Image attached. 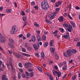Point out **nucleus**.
<instances>
[{"label":"nucleus","mask_w":80,"mask_h":80,"mask_svg":"<svg viewBox=\"0 0 80 80\" xmlns=\"http://www.w3.org/2000/svg\"><path fill=\"white\" fill-rule=\"evenodd\" d=\"M41 8L42 10H46L49 8L48 2L47 1H43L41 3Z\"/></svg>","instance_id":"nucleus-1"},{"label":"nucleus","mask_w":80,"mask_h":80,"mask_svg":"<svg viewBox=\"0 0 80 80\" xmlns=\"http://www.w3.org/2000/svg\"><path fill=\"white\" fill-rule=\"evenodd\" d=\"M18 30V28L15 26H14L12 27L11 30L10 32L11 34H14L15 33H16Z\"/></svg>","instance_id":"nucleus-2"},{"label":"nucleus","mask_w":80,"mask_h":80,"mask_svg":"<svg viewBox=\"0 0 80 80\" xmlns=\"http://www.w3.org/2000/svg\"><path fill=\"white\" fill-rule=\"evenodd\" d=\"M64 55L66 57H70L72 55V53L71 52V50H68L66 52L64 53Z\"/></svg>","instance_id":"nucleus-3"},{"label":"nucleus","mask_w":80,"mask_h":80,"mask_svg":"<svg viewBox=\"0 0 80 80\" xmlns=\"http://www.w3.org/2000/svg\"><path fill=\"white\" fill-rule=\"evenodd\" d=\"M32 46L35 50H38L39 49V48H40V45L39 44L36 45L35 44H33L32 45Z\"/></svg>","instance_id":"nucleus-4"},{"label":"nucleus","mask_w":80,"mask_h":80,"mask_svg":"<svg viewBox=\"0 0 80 80\" xmlns=\"http://www.w3.org/2000/svg\"><path fill=\"white\" fill-rule=\"evenodd\" d=\"M49 15L50 17L49 18L50 20H52V19H53L54 17L56 16V15H55V13H53V12L50 14Z\"/></svg>","instance_id":"nucleus-5"},{"label":"nucleus","mask_w":80,"mask_h":80,"mask_svg":"<svg viewBox=\"0 0 80 80\" xmlns=\"http://www.w3.org/2000/svg\"><path fill=\"white\" fill-rule=\"evenodd\" d=\"M13 55L16 56V57L18 58H20V57H22V55L17 54V53L15 52H13Z\"/></svg>","instance_id":"nucleus-6"},{"label":"nucleus","mask_w":80,"mask_h":80,"mask_svg":"<svg viewBox=\"0 0 80 80\" xmlns=\"http://www.w3.org/2000/svg\"><path fill=\"white\" fill-rule=\"evenodd\" d=\"M54 72L55 73L57 74V76H58V77H60L61 76V75L62 74V72H61L55 71Z\"/></svg>","instance_id":"nucleus-7"},{"label":"nucleus","mask_w":80,"mask_h":80,"mask_svg":"<svg viewBox=\"0 0 80 80\" xmlns=\"http://www.w3.org/2000/svg\"><path fill=\"white\" fill-rule=\"evenodd\" d=\"M58 20L60 22H62L63 20V17L62 16H61L60 18H58Z\"/></svg>","instance_id":"nucleus-8"},{"label":"nucleus","mask_w":80,"mask_h":80,"mask_svg":"<svg viewBox=\"0 0 80 80\" xmlns=\"http://www.w3.org/2000/svg\"><path fill=\"white\" fill-rule=\"evenodd\" d=\"M1 42L2 43H4L5 42L6 39L4 37H2L1 39Z\"/></svg>","instance_id":"nucleus-9"},{"label":"nucleus","mask_w":80,"mask_h":80,"mask_svg":"<svg viewBox=\"0 0 80 80\" xmlns=\"http://www.w3.org/2000/svg\"><path fill=\"white\" fill-rule=\"evenodd\" d=\"M8 46L9 47H10L11 48H14V45H13V44H12L11 43H9L8 44Z\"/></svg>","instance_id":"nucleus-10"},{"label":"nucleus","mask_w":80,"mask_h":80,"mask_svg":"<svg viewBox=\"0 0 80 80\" xmlns=\"http://www.w3.org/2000/svg\"><path fill=\"white\" fill-rule=\"evenodd\" d=\"M2 80H8V78H7L6 76L3 75L2 77Z\"/></svg>","instance_id":"nucleus-11"},{"label":"nucleus","mask_w":80,"mask_h":80,"mask_svg":"<svg viewBox=\"0 0 80 80\" xmlns=\"http://www.w3.org/2000/svg\"><path fill=\"white\" fill-rule=\"evenodd\" d=\"M9 64L10 65H12V58H9Z\"/></svg>","instance_id":"nucleus-12"},{"label":"nucleus","mask_w":80,"mask_h":80,"mask_svg":"<svg viewBox=\"0 0 80 80\" xmlns=\"http://www.w3.org/2000/svg\"><path fill=\"white\" fill-rule=\"evenodd\" d=\"M60 10V8H58L56 9V11L55 12H53V13H54L55 14H57L58 12H59Z\"/></svg>","instance_id":"nucleus-13"},{"label":"nucleus","mask_w":80,"mask_h":80,"mask_svg":"<svg viewBox=\"0 0 80 80\" xmlns=\"http://www.w3.org/2000/svg\"><path fill=\"white\" fill-rule=\"evenodd\" d=\"M72 27L71 26L69 28H67L66 30L68 31V32H72Z\"/></svg>","instance_id":"nucleus-14"},{"label":"nucleus","mask_w":80,"mask_h":80,"mask_svg":"<svg viewBox=\"0 0 80 80\" xmlns=\"http://www.w3.org/2000/svg\"><path fill=\"white\" fill-rule=\"evenodd\" d=\"M31 40L32 42H35L36 40V38H35V36H33L32 37V40Z\"/></svg>","instance_id":"nucleus-15"},{"label":"nucleus","mask_w":80,"mask_h":80,"mask_svg":"<svg viewBox=\"0 0 80 80\" xmlns=\"http://www.w3.org/2000/svg\"><path fill=\"white\" fill-rule=\"evenodd\" d=\"M69 35H65L62 36V37L64 38H65L66 39H67L68 38H69L70 37H69Z\"/></svg>","instance_id":"nucleus-16"},{"label":"nucleus","mask_w":80,"mask_h":80,"mask_svg":"<svg viewBox=\"0 0 80 80\" xmlns=\"http://www.w3.org/2000/svg\"><path fill=\"white\" fill-rule=\"evenodd\" d=\"M71 52H72V53H77V51L75 49H72Z\"/></svg>","instance_id":"nucleus-17"},{"label":"nucleus","mask_w":80,"mask_h":80,"mask_svg":"<svg viewBox=\"0 0 80 80\" xmlns=\"http://www.w3.org/2000/svg\"><path fill=\"white\" fill-rule=\"evenodd\" d=\"M63 70H67V65H65L62 68Z\"/></svg>","instance_id":"nucleus-18"},{"label":"nucleus","mask_w":80,"mask_h":80,"mask_svg":"<svg viewBox=\"0 0 80 80\" xmlns=\"http://www.w3.org/2000/svg\"><path fill=\"white\" fill-rule=\"evenodd\" d=\"M46 35H45V34H44L42 36V40H44V41H45V40H46Z\"/></svg>","instance_id":"nucleus-19"},{"label":"nucleus","mask_w":80,"mask_h":80,"mask_svg":"<svg viewBox=\"0 0 80 80\" xmlns=\"http://www.w3.org/2000/svg\"><path fill=\"white\" fill-rule=\"evenodd\" d=\"M70 23L71 24L72 26V27H75V26H76V25H75V24L73 22L71 21L70 22Z\"/></svg>","instance_id":"nucleus-20"},{"label":"nucleus","mask_w":80,"mask_h":80,"mask_svg":"<svg viewBox=\"0 0 80 80\" xmlns=\"http://www.w3.org/2000/svg\"><path fill=\"white\" fill-rule=\"evenodd\" d=\"M50 50L52 53H53L54 52V51H55V49L53 48H50Z\"/></svg>","instance_id":"nucleus-21"},{"label":"nucleus","mask_w":80,"mask_h":80,"mask_svg":"<svg viewBox=\"0 0 80 80\" xmlns=\"http://www.w3.org/2000/svg\"><path fill=\"white\" fill-rule=\"evenodd\" d=\"M53 42H54L53 40H51L49 43L50 45L51 46H52V45H53Z\"/></svg>","instance_id":"nucleus-22"},{"label":"nucleus","mask_w":80,"mask_h":80,"mask_svg":"<svg viewBox=\"0 0 80 80\" xmlns=\"http://www.w3.org/2000/svg\"><path fill=\"white\" fill-rule=\"evenodd\" d=\"M54 37H57L58 39H59L60 37V36L58 34H55L54 35Z\"/></svg>","instance_id":"nucleus-23"},{"label":"nucleus","mask_w":80,"mask_h":80,"mask_svg":"<svg viewBox=\"0 0 80 80\" xmlns=\"http://www.w3.org/2000/svg\"><path fill=\"white\" fill-rule=\"evenodd\" d=\"M37 68L39 71H40V72H42V69L41 68L39 67H38Z\"/></svg>","instance_id":"nucleus-24"},{"label":"nucleus","mask_w":80,"mask_h":80,"mask_svg":"<svg viewBox=\"0 0 80 80\" xmlns=\"http://www.w3.org/2000/svg\"><path fill=\"white\" fill-rule=\"evenodd\" d=\"M41 56L42 58H43L45 57V54L43 52H42L41 53Z\"/></svg>","instance_id":"nucleus-25"},{"label":"nucleus","mask_w":80,"mask_h":80,"mask_svg":"<svg viewBox=\"0 0 80 80\" xmlns=\"http://www.w3.org/2000/svg\"><path fill=\"white\" fill-rule=\"evenodd\" d=\"M18 78L19 79H20V78H21V77H22V74H21V73L20 72H19L18 73Z\"/></svg>","instance_id":"nucleus-26"},{"label":"nucleus","mask_w":80,"mask_h":80,"mask_svg":"<svg viewBox=\"0 0 80 80\" xmlns=\"http://www.w3.org/2000/svg\"><path fill=\"white\" fill-rule=\"evenodd\" d=\"M59 30L62 33H63L64 32V29H63V28H59Z\"/></svg>","instance_id":"nucleus-27"},{"label":"nucleus","mask_w":80,"mask_h":80,"mask_svg":"<svg viewBox=\"0 0 80 80\" xmlns=\"http://www.w3.org/2000/svg\"><path fill=\"white\" fill-rule=\"evenodd\" d=\"M34 25L35 26H36L37 27H39V25L37 24L36 22H34Z\"/></svg>","instance_id":"nucleus-28"},{"label":"nucleus","mask_w":80,"mask_h":80,"mask_svg":"<svg viewBox=\"0 0 80 80\" xmlns=\"http://www.w3.org/2000/svg\"><path fill=\"white\" fill-rule=\"evenodd\" d=\"M12 12V10L11 9H6V12L7 13H10Z\"/></svg>","instance_id":"nucleus-29"},{"label":"nucleus","mask_w":80,"mask_h":80,"mask_svg":"<svg viewBox=\"0 0 80 80\" xmlns=\"http://www.w3.org/2000/svg\"><path fill=\"white\" fill-rule=\"evenodd\" d=\"M28 67H32V64L30 62H27Z\"/></svg>","instance_id":"nucleus-30"},{"label":"nucleus","mask_w":80,"mask_h":80,"mask_svg":"<svg viewBox=\"0 0 80 80\" xmlns=\"http://www.w3.org/2000/svg\"><path fill=\"white\" fill-rule=\"evenodd\" d=\"M55 58L56 60H58L59 59V56L57 54H56L55 56Z\"/></svg>","instance_id":"nucleus-31"},{"label":"nucleus","mask_w":80,"mask_h":80,"mask_svg":"<svg viewBox=\"0 0 80 80\" xmlns=\"http://www.w3.org/2000/svg\"><path fill=\"white\" fill-rule=\"evenodd\" d=\"M33 72H31L29 75V76H30V77H33Z\"/></svg>","instance_id":"nucleus-32"},{"label":"nucleus","mask_w":80,"mask_h":80,"mask_svg":"<svg viewBox=\"0 0 80 80\" xmlns=\"http://www.w3.org/2000/svg\"><path fill=\"white\" fill-rule=\"evenodd\" d=\"M35 55L36 57H40V55H39V53H35Z\"/></svg>","instance_id":"nucleus-33"},{"label":"nucleus","mask_w":80,"mask_h":80,"mask_svg":"<svg viewBox=\"0 0 80 80\" xmlns=\"http://www.w3.org/2000/svg\"><path fill=\"white\" fill-rule=\"evenodd\" d=\"M11 68L12 71H13V72H14V71H15V69H14V68H13V65H11Z\"/></svg>","instance_id":"nucleus-34"},{"label":"nucleus","mask_w":80,"mask_h":80,"mask_svg":"<svg viewBox=\"0 0 80 80\" xmlns=\"http://www.w3.org/2000/svg\"><path fill=\"white\" fill-rule=\"evenodd\" d=\"M35 5V2L34 1H32L31 3V6H34Z\"/></svg>","instance_id":"nucleus-35"},{"label":"nucleus","mask_w":80,"mask_h":80,"mask_svg":"<svg viewBox=\"0 0 80 80\" xmlns=\"http://www.w3.org/2000/svg\"><path fill=\"white\" fill-rule=\"evenodd\" d=\"M21 15L22 16H24V15H25V12L23 11H22L21 13Z\"/></svg>","instance_id":"nucleus-36"},{"label":"nucleus","mask_w":80,"mask_h":80,"mask_svg":"<svg viewBox=\"0 0 80 80\" xmlns=\"http://www.w3.org/2000/svg\"><path fill=\"white\" fill-rule=\"evenodd\" d=\"M48 42L45 43L44 44V47H47V46H48Z\"/></svg>","instance_id":"nucleus-37"},{"label":"nucleus","mask_w":80,"mask_h":80,"mask_svg":"<svg viewBox=\"0 0 80 80\" xmlns=\"http://www.w3.org/2000/svg\"><path fill=\"white\" fill-rule=\"evenodd\" d=\"M76 78H77V75H75L72 77V80H75Z\"/></svg>","instance_id":"nucleus-38"},{"label":"nucleus","mask_w":80,"mask_h":80,"mask_svg":"<svg viewBox=\"0 0 80 80\" xmlns=\"http://www.w3.org/2000/svg\"><path fill=\"white\" fill-rule=\"evenodd\" d=\"M29 46V44L28 43H26L25 44V47H28Z\"/></svg>","instance_id":"nucleus-39"},{"label":"nucleus","mask_w":80,"mask_h":80,"mask_svg":"<svg viewBox=\"0 0 80 80\" xmlns=\"http://www.w3.org/2000/svg\"><path fill=\"white\" fill-rule=\"evenodd\" d=\"M25 68H28V64L27 63L25 64Z\"/></svg>","instance_id":"nucleus-40"},{"label":"nucleus","mask_w":80,"mask_h":80,"mask_svg":"<svg viewBox=\"0 0 80 80\" xmlns=\"http://www.w3.org/2000/svg\"><path fill=\"white\" fill-rule=\"evenodd\" d=\"M63 27H68V25L67 24H63Z\"/></svg>","instance_id":"nucleus-41"},{"label":"nucleus","mask_w":80,"mask_h":80,"mask_svg":"<svg viewBox=\"0 0 80 80\" xmlns=\"http://www.w3.org/2000/svg\"><path fill=\"white\" fill-rule=\"evenodd\" d=\"M22 19L24 22H25V21L27 20V18H26V17H25L24 16L22 17Z\"/></svg>","instance_id":"nucleus-42"},{"label":"nucleus","mask_w":80,"mask_h":80,"mask_svg":"<svg viewBox=\"0 0 80 80\" xmlns=\"http://www.w3.org/2000/svg\"><path fill=\"white\" fill-rule=\"evenodd\" d=\"M24 25L23 26V28H24V27L25 26H26L27 25V24L28 23H27V22H24Z\"/></svg>","instance_id":"nucleus-43"},{"label":"nucleus","mask_w":80,"mask_h":80,"mask_svg":"<svg viewBox=\"0 0 80 80\" xmlns=\"http://www.w3.org/2000/svg\"><path fill=\"white\" fill-rule=\"evenodd\" d=\"M9 41V42H10V43H13V40L12 39H10Z\"/></svg>","instance_id":"nucleus-44"},{"label":"nucleus","mask_w":80,"mask_h":80,"mask_svg":"<svg viewBox=\"0 0 80 80\" xmlns=\"http://www.w3.org/2000/svg\"><path fill=\"white\" fill-rule=\"evenodd\" d=\"M18 66L20 68H22V63L21 62H20L18 63Z\"/></svg>","instance_id":"nucleus-45"},{"label":"nucleus","mask_w":80,"mask_h":80,"mask_svg":"<svg viewBox=\"0 0 80 80\" xmlns=\"http://www.w3.org/2000/svg\"><path fill=\"white\" fill-rule=\"evenodd\" d=\"M46 75H48V77H51V74H50V73H49L48 72H46Z\"/></svg>","instance_id":"nucleus-46"},{"label":"nucleus","mask_w":80,"mask_h":80,"mask_svg":"<svg viewBox=\"0 0 80 80\" xmlns=\"http://www.w3.org/2000/svg\"><path fill=\"white\" fill-rule=\"evenodd\" d=\"M80 40V39L79 38H75L74 40V41H75V42H77L78 41H79Z\"/></svg>","instance_id":"nucleus-47"},{"label":"nucleus","mask_w":80,"mask_h":80,"mask_svg":"<svg viewBox=\"0 0 80 80\" xmlns=\"http://www.w3.org/2000/svg\"><path fill=\"white\" fill-rule=\"evenodd\" d=\"M32 49V47L31 46H30L28 48V50H31Z\"/></svg>","instance_id":"nucleus-48"},{"label":"nucleus","mask_w":80,"mask_h":80,"mask_svg":"<svg viewBox=\"0 0 80 80\" xmlns=\"http://www.w3.org/2000/svg\"><path fill=\"white\" fill-rule=\"evenodd\" d=\"M34 8L36 10H38V7L37 6L34 7Z\"/></svg>","instance_id":"nucleus-49"},{"label":"nucleus","mask_w":80,"mask_h":80,"mask_svg":"<svg viewBox=\"0 0 80 80\" xmlns=\"http://www.w3.org/2000/svg\"><path fill=\"white\" fill-rule=\"evenodd\" d=\"M33 71V68H30L28 70V71H29V72H32Z\"/></svg>","instance_id":"nucleus-50"},{"label":"nucleus","mask_w":80,"mask_h":80,"mask_svg":"<svg viewBox=\"0 0 80 80\" xmlns=\"http://www.w3.org/2000/svg\"><path fill=\"white\" fill-rule=\"evenodd\" d=\"M8 52L10 54H12V53H13L12 51H10V50H8Z\"/></svg>","instance_id":"nucleus-51"},{"label":"nucleus","mask_w":80,"mask_h":80,"mask_svg":"<svg viewBox=\"0 0 80 80\" xmlns=\"http://www.w3.org/2000/svg\"><path fill=\"white\" fill-rule=\"evenodd\" d=\"M58 31H55L54 32H52L53 34H57Z\"/></svg>","instance_id":"nucleus-52"},{"label":"nucleus","mask_w":80,"mask_h":80,"mask_svg":"<svg viewBox=\"0 0 80 80\" xmlns=\"http://www.w3.org/2000/svg\"><path fill=\"white\" fill-rule=\"evenodd\" d=\"M25 74L27 76H30V73H29L28 72H26Z\"/></svg>","instance_id":"nucleus-53"},{"label":"nucleus","mask_w":80,"mask_h":80,"mask_svg":"<svg viewBox=\"0 0 80 80\" xmlns=\"http://www.w3.org/2000/svg\"><path fill=\"white\" fill-rule=\"evenodd\" d=\"M22 55H24V56H28V54L24 53H22Z\"/></svg>","instance_id":"nucleus-54"},{"label":"nucleus","mask_w":80,"mask_h":80,"mask_svg":"<svg viewBox=\"0 0 80 80\" xmlns=\"http://www.w3.org/2000/svg\"><path fill=\"white\" fill-rule=\"evenodd\" d=\"M22 51L24 52H26V49L25 48H22Z\"/></svg>","instance_id":"nucleus-55"},{"label":"nucleus","mask_w":80,"mask_h":80,"mask_svg":"<svg viewBox=\"0 0 80 80\" xmlns=\"http://www.w3.org/2000/svg\"><path fill=\"white\" fill-rule=\"evenodd\" d=\"M68 17L70 18V19H71V20H73V18L70 16V15H68Z\"/></svg>","instance_id":"nucleus-56"},{"label":"nucleus","mask_w":80,"mask_h":80,"mask_svg":"<svg viewBox=\"0 0 80 80\" xmlns=\"http://www.w3.org/2000/svg\"><path fill=\"white\" fill-rule=\"evenodd\" d=\"M68 8L69 10H71V9H72V5H69Z\"/></svg>","instance_id":"nucleus-57"},{"label":"nucleus","mask_w":80,"mask_h":80,"mask_svg":"<svg viewBox=\"0 0 80 80\" xmlns=\"http://www.w3.org/2000/svg\"><path fill=\"white\" fill-rule=\"evenodd\" d=\"M14 5L16 8H17V3L16 2H14Z\"/></svg>","instance_id":"nucleus-58"},{"label":"nucleus","mask_w":80,"mask_h":80,"mask_svg":"<svg viewBox=\"0 0 80 80\" xmlns=\"http://www.w3.org/2000/svg\"><path fill=\"white\" fill-rule=\"evenodd\" d=\"M31 36V34L30 33H28L27 34V37H29Z\"/></svg>","instance_id":"nucleus-59"},{"label":"nucleus","mask_w":80,"mask_h":80,"mask_svg":"<svg viewBox=\"0 0 80 80\" xmlns=\"http://www.w3.org/2000/svg\"><path fill=\"white\" fill-rule=\"evenodd\" d=\"M50 77V80H53V77H52V75L51 76H49Z\"/></svg>","instance_id":"nucleus-60"},{"label":"nucleus","mask_w":80,"mask_h":80,"mask_svg":"<svg viewBox=\"0 0 80 80\" xmlns=\"http://www.w3.org/2000/svg\"><path fill=\"white\" fill-rule=\"evenodd\" d=\"M36 32L38 34V35H39V34H40V31H37Z\"/></svg>","instance_id":"nucleus-61"},{"label":"nucleus","mask_w":80,"mask_h":80,"mask_svg":"<svg viewBox=\"0 0 80 80\" xmlns=\"http://www.w3.org/2000/svg\"><path fill=\"white\" fill-rule=\"evenodd\" d=\"M48 32L45 31L44 32V35H47V34H48Z\"/></svg>","instance_id":"nucleus-62"},{"label":"nucleus","mask_w":80,"mask_h":80,"mask_svg":"<svg viewBox=\"0 0 80 80\" xmlns=\"http://www.w3.org/2000/svg\"><path fill=\"white\" fill-rule=\"evenodd\" d=\"M37 38H40V35L39 34H38L37 35Z\"/></svg>","instance_id":"nucleus-63"},{"label":"nucleus","mask_w":80,"mask_h":80,"mask_svg":"<svg viewBox=\"0 0 80 80\" xmlns=\"http://www.w3.org/2000/svg\"><path fill=\"white\" fill-rule=\"evenodd\" d=\"M58 4V5H62V2L59 1Z\"/></svg>","instance_id":"nucleus-64"}]
</instances>
